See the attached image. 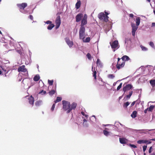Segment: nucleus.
<instances>
[{
    "label": "nucleus",
    "instance_id": "f257e3e1",
    "mask_svg": "<svg viewBox=\"0 0 155 155\" xmlns=\"http://www.w3.org/2000/svg\"><path fill=\"white\" fill-rule=\"evenodd\" d=\"M17 6L19 8L20 11L24 14H26L28 12L24 9L27 6V4L26 3H23L21 4H17Z\"/></svg>",
    "mask_w": 155,
    "mask_h": 155
},
{
    "label": "nucleus",
    "instance_id": "f03ea898",
    "mask_svg": "<svg viewBox=\"0 0 155 155\" xmlns=\"http://www.w3.org/2000/svg\"><path fill=\"white\" fill-rule=\"evenodd\" d=\"M63 104V109L64 111H67L69 109L70 106H71L70 102L65 100H63L62 101Z\"/></svg>",
    "mask_w": 155,
    "mask_h": 155
},
{
    "label": "nucleus",
    "instance_id": "7ed1b4c3",
    "mask_svg": "<svg viewBox=\"0 0 155 155\" xmlns=\"http://www.w3.org/2000/svg\"><path fill=\"white\" fill-rule=\"evenodd\" d=\"M110 43L111 48L113 49L114 51H115L116 49H117L119 47L118 41L117 40L114 41L112 42H110Z\"/></svg>",
    "mask_w": 155,
    "mask_h": 155
},
{
    "label": "nucleus",
    "instance_id": "20e7f679",
    "mask_svg": "<svg viewBox=\"0 0 155 155\" xmlns=\"http://www.w3.org/2000/svg\"><path fill=\"white\" fill-rule=\"evenodd\" d=\"M85 27H80L79 29V35L80 39H84L85 37Z\"/></svg>",
    "mask_w": 155,
    "mask_h": 155
},
{
    "label": "nucleus",
    "instance_id": "39448f33",
    "mask_svg": "<svg viewBox=\"0 0 155 155\" xmlns=\"http://www.w3.org/2000/svg\"><path fill=\"white\" fill-rule=\"evenodd\" d=\"M98 16L99 19L105 22H107L108 21V17L107 15H105L103 13H99L98 15Z\"/></svg>",
    "mask_w": 155,
    "mask_h": 155
},
{
    "label": "nucleus",
    "instance_id": "423d86ee",
    "mask_svg": "<svg viewBox=\"0 0 155 155\" xmlns=\"http://www.w3.org/2000/svg\"><path fill=\"white\" fill-rule=\"evenodd\" d=\"M18 71L19 72H26V75L28 76V72L26 68H25V66L23 65L18 67Z\"/></svg>",
    "mask_w": 155,
    "mask_h": 155
},
{
    "label": "nucleus",
    "instance_id": "0eeeda50",
    "mask_svg": "<svg viewBox=\"0 0 155 155\" xmlns=\"http://www.w3.org/2000/svg\"><path fill=\"white\" fill-rule=\"evenodd\" d=\"M61 23V18L60 16H58L55 20L56 28H58L60 25Z\"/></svg>",
    "mask_w": 155,
    "mask_h": 155
},
{
    "label": "nucleus",
    "instance_id": "6e6552de",
    "mask_svg": "<svg viewBox=\"0 0 155 155\" xmlns=\"http://www.w3.org/2000/svg\"><path fill=\"white\" fill-rule=\"evenodd\" d=\"M131 25L132 27V35L133 36H134L135 32L138 28V26L136 25L135 24L133 23H131Z\"/></svg>",
    "mask_w": 155,
    "mask_h": 155
},
{
    "label": "nucleus",
    "instance_id": "1a4fd4ad",
    "mask_svg": "<svg viewBox=\"0 0 155 155\" xmlns=\"http://www.w3.org/2000/svg\"><path fill=\"white\" fill-rule=\"evenodd\" d=\"M77 106V103L75 102H73L71 104V105L70 109L67 111V113H70L72 110H75L76 107Z\"/></svg>",
    "mask_w": 155,
    "mask_h": 155
},
{
    "label": "nucleus",
    "instance_id": "9d476101",
    "mask_svg": "<svg viewBox=\"0 0 155 155\" xmlns=\"http://www.w3.org/2000/svg\"><path fill=\"white\" fill-rule=\"evenodd\" d=\"M133 87V86L130 84L126 85V86L124 87L123 88V91L125 92L126 91H128L131 89Z\"/></svg>",
    "mask_w": 155,
    "mask_h": 155
},
{
    "label": "nucleus",
    "instance_id": "9b49d317",
    "mask_svg": "<svg viewBox=\"0 0 155 155\" xmlns=\"http://www.w3.org/2000/svg\"><path fill=\"white\" fill-rule=\"evenodd\" d=\"M125 61H123V62L121 63H120V62L117 63L116 65V67L118 70H119L124 67L125 65Z\"/></svg>",
    "mask_w": 155,
    "mask_h": 155
},
{
    "label": "nucleus",
    "instance_id": "f8f14e48",
    "mask_svg": "<svg viewBox=\"0 0 155 155\" xmlns=\"http://www.w3.org/2000/svg\"><path fill=\"white\" fill-rule=\"evenodd\" d=\"M28 102L29 104L32 105V106H33L34 102V98L32 95L31 96L28 98Z\"/></svg>",
    "mask_w": 155,
    "mask_h": 155
},
{
    "label": "nucleus",
    "instance_id": "ddd939ff",
    "mask_svg": "<svg viewBox=\"0 0 155 155\" xmlns=\"http://www.w3.org/2000/svg\"><path fill=\"white\" fill-rule=\"evenodd\" d=\"M83 16V15L81 13H79L76 16V21L77 22L80 21Z\"/></svg>",
    "mask_w": 155,
    "mask_h": 155
},
{
    "label": "nucleus",
    "instance_id": "4468645a",
    "mask_svg": "<svg viewBox=\"0 0 155 155\" xmlns=\"http://www.w3.org/2000/svg\"><path fill=\"white\" fill-rule=\"evenodd\" d=\"M137 143L139 144L143 143H147L148 144H150L151 143V142L148 140H139L137 141Z\"/></svg>",
    "mask_w": 155,
    "mask_h": 155
},
{
    "label": "nucleus",
    "instance_id": "2eb2a0df",
    "mask_svg": "<svg viewBox=\"0 0 155 155\" xmlns=\"http://www.w3.org/2000/svg\"><path fill=\"white\" fill-rule=\"evenodd\" d=\"M87 23V19H82L81 20V24L80 27H85L84 26L86 25Z\"/></svg>",
    "mask_w": 155,
    "mask_h": 155
},
{
    "label": "nucleus",
    "instance_id": "dca6fc26",
    "mask_svg": "<svg viewBox=\"0 0 155 155\" xmlns=\"http://www.w3.org/2000/svg\"><path fill=\"white\" fill-rule=\"evenodd\" d=\"M96 64L97 66L99 67L102 68L103 66L102 63L99 59H97Z\"/></svg>",
    "mask_w": 155,
    "mask_h": 155
},
{
    "label": "nucleus",
    "instance_id": "f3484780",
    "mask_svg": "<svg viewBox=\"0 0 155 155\" xmlns=\"http://www.w3.org/2000/svg\"><path fill=\"white\" fill-rule=\"evenodd\" d=\"M120 142L122 144H126L127 143V140L124 138H119Z\"/></svg>",
    "mask_w": 155,
    "mask_h": 155
},
{
    "label": "nucleus",
    "instance_id": "a211bd4d",
    "mask_svg": "<svg viewBox=\"0 0 155 155\" xmlns=\"http://www.w3.org/2000/svg\"><path fill=\"white\" fill-rule=\"evenodd\" d=\"M42 103V101L39 100L37 101L35 103V105L37 107H39L41 106Z\"/></svg>",
    "mask_w": 155,
    "mask_h": 155
},
{
    "label": "nucleus",
    "instance_id": "6ab92c4d",
    "mask_svg": "<svg viewBox=\"0 0 155 155\" xmlns=\"http://www.w3.org/2000/svg\"><path fill=\"white\" fill-rule=\"evenodd\" d=\"M66 42L70 47H71L73 45V41L70 39H66Z\"/></svg>",
    "mask_w": 155,
    "mask_h": 155
},
{
    "label": "nucleus",
    "instance_id": "aec40b11",
    "mask_svg": "<svg viewBox=\"0 0 155 155\" xmlns=\"http://www.w3.org/2000/svg\"><path fill=\"white\" fill-rule=\"evenodd\" d=\"M92 70L93 71V77H94V79L95 80H97V72L95 70V68H94V70H93V67L92 66Z\"/></svg>",
    "mask_w": 155,
    "mask_h": 155
},
{
    "label": "nucleus",
    "instance_id": "412c9836",
    "mask_svg": "<svg viewBox=\"0 0 155 155\" xmlns=\"http://www.w3.org/2000/svg\"><path fill=\"white\" fill-rule=\"evenodd\" d=\"M122 59L123 61H128L130 60L129 58L127 55H124L121 58Z\"/></svg>",
    "mask_w": 155,
    "mask_h": 155
},
{
    "label": "nucleus",
    "instance_id": "4be33fe9",
    "mask_svg": "<svg viewBox=\"0 0 155 155\" xmlns=\"http://www.w3.org/2000/svg\"><path fill=\"white\" fill-rule=\"evenodd\" d=\"M140 18L138 17H137L135 20V22L136 23V25L137 26H139L140 23Z\"/></svg>",
    "mask_w": 155,
    "mask_h": 155
},
{
    "label": "nucleus",
    "instance_id": "5701e85b",
    "mask_svg": "<svg viewBox=\"0 0 155 155\" xmlns=\"http://www.w3.org/2000/svg\"><path fill=\"white\" fill-rule=\"evenodd\" d=\"M40 79V77L39 75H36L33 78V80L35 81H39Z\"/></svg>",
    "mask_w": 155,
    "mask_h": 155
},
{
    "label": "nucleus",
    "instance_id": "b1692460",
    "mask_svg": "<svg viewBox=\"0 0 155 155\" xmlns=\"http://www.w3.org/2000/svg\"><path fill=\"white\" fill-rule=\"evenodd\" d=\"M137 112L136 111H133L132 114H131V116L133 118H135L137 117Z\"/></svg>",
    "mask_w": 155,
    "mask_h": 155
},
{
    "label": "nucleus",
    "instance_id": "393cba45",
    "mask_svg": "<svg viewBox=\"0 0 155 155\" xmlns=\"http://www.w3.org/2000/svg\"><path fill=\"white\" fill-rule=\"evenodd\" d=\"M54 26V25L53 24H51L48 25L47 27V29L49 30H51Z\"/></svg>",
    "mask_w": 155,
    "mask_h": 155
},
{
    "label": "nucleus",
    "instance_id": "a878e982",
    "mask_svg": "<svg viewBox=\"0 0 155 155\" xmlns=\"http://www.w3.org/2000/svg\"><path fill=\"white\" fill-rule=\"evenodd\" d=\"M81 2L80 1H78L75 5L76 8L78 9L81 5Z\"/></svg>",
    "mask_w": 155,
    "mask_h": 155
},
{
    "label": "nucleus",
    "instance_id": "bb28decb",
    "mask_svg": "<svg viewBox=\"0 0 155 155\" xmlns=\"http://www.w3.org/2000/svg\"><path fill=\"white\" fill-rule=\"evenodd\" d=\"M150 83L151 86L154 87L155 86V80H152L150 81Z\"/></svg>",
    "mask_w": 155,
    "mask_h": 155
},
{
    "label": "nucleus",
    "instance_id": "cd10ccee",
    "mask_svg": "<svg viewBox=\"0 0 155 155\" xmlns=\"http://www.w3.org/2000/svg\"><path fill=\"white\" fill-rule=\"evenodd\" d=\"M61 100L62 98L61 97H57L56 100L54 101V102L55 103H56L60 101Z\"/></svg>",
    "mask_w": 155,
    "mask_h": 155
},
{
    "label": "nucleus",
    "instance_id": "c85d7f7f",
    "mask_svg": "<svg viewBox=\"0 0 155 155\" xmlns=\"http://www.w3.org/2000/svg\"><path fill=\"white\" fill-rule=\"evenodd\" d=\"M56 92V90H51L49 92V94L50 96H52L55 94Z\"/></svg>",
    "mask_w": 155,
    "mask_h": 155
},
{
    "label": "nucleus",
    "instance_id": "c756f323",
    "mask_svg": "<svg viewBox=\"0 0 155 155\" xmlns=\"http://www.w3.org/2000/svg\"><path fill=\"white\" fill-rule=\"evenodd\" d=\"M155 107V106L154 105H150L148 108V111H149L152 112V111L153 110Z\"/></svg>",
    "mask_w": 155,
    "mask_h": 155
},
{
    "label": "nucleus",
    "instance_id": "7c9ffc66",
    "mask_svg": "<svg viewBox=\"0 0 155 155\" xmlns=\"http://www.w3.org/2000/svg\"><path fill=\"white\" fill-rule=\"evenodd\" d=\"M130 103L128 102H127L126 103H124L123 105L124 107L127 108V107L129 105Z\"/></svg>",
    "mask_w": 155,
    "mask_h": 155
},
{
    "label": "nucleus",
    "instance_id": "2f4dec72",
    "mask_svg": "<svg viewBox=\"0 0 155 155\" xmlns=\"http://www.w3.org/2000/svg\"><path fill=\"white\" fill-rule=\"evenodd\" d=\"M133 93V91H131L129 92V95H128L126 96V97L129 99L130 98L131 96L132 95Z\"/></svg>",
    "mask_w": 155,
    "mask_h": 155
},
{
    "label": "nucleus",
    "instance_id": "473e14b6",
    "mask_svg": "<svg viewBox=\"0 0 155 155\" xmlns=\"http://www.w3.org/2000/svg\"><path fill=\"white\" fill-rule=\"evenodd\" d=\"M107 77L109 78L113 79L114 78L115 76L113 74H109L108 75Z\"/></svg>",
    "mask_w": 155,
    "mask_h": 155
},
{
    "label": "nucleus",
    "instance_id": "72a5a7b5",
    "mask_svg": "<svg viewBox=\"0 0 155 155\" xmlns=\"http://www.w3.org/2000/svg\"><path fill=\"white\" fill-rule=\"evenodd\" d=\"M53 80H48V83L49 84V85L50 86H51L53 85Z\"/></svg>",
    "mask_w": 155,
    "mask_h": 155
},
{
    "label": "nucleus",
    "instance_id": "f704fd0d",
    "mask_svg": "<svg viewBox=\"0 0 155 155\" xmlns=\"http://www.w3.org/2000/svg\"><path fill=\"white\" fill-rule=\"evenodd\" d=\"M103 133L104 135L105 136H107L109 134V132L106 130H103Z\"/></svg>",
    "mask_w": 155,
    "mask_h": 155
},
{
    "label": "nucleus",
    "instance_id": "c9c22d12",
    "mask_svg": "<svg viewBox=\"0 0 155 155\" xmlns=\"http://www.w3.org/2000/svg\"><path fill=\"white\" fill-rule=\"evenodd\" d=\"M122 83H120L119 85L117 87V90L118 91L120 89L121 87L122 86Z\"/></svg>",
    "mask_w": 155,
    "mask_h": 155
},
{
    "label": "nucleus",
    "instance_id": "e433bc0d",
    "mask_svg": "<svg viewBox=\"0 0 155 155\" xmlns=\"http://www.w3.org/2000/svg\"><path fill=\"white\" fill-rule=\"evenodd\" d=\"M87 56L89 59H91V55L90 53H88L87 54Z\"/></svg>",
    "mask_w": 155,
    "mask_h": 155
},
{
    "label": "nucleus",
    "instance_id": "4c0bfd02",
    "mask_svg": "<svg viewBox=\"0 0 155 155\" xmlns=\"http://www.w3.org/2000/svg\"><path fill=\"white\" fill-rule=\"evenodd\" d=\"M149 45L152 48H154V45L153 42L151 41L149 43Z\"/></svg>",
    "mask_w": 155,
    "mask_h": 155
},
{
    "label": "nucleus",
    "instance_id": "58836bf2",
    "mask_svg": "<svg viewBox=\"0 0 155 155\" xmlns=\"http://www.w3.org/2000/svg\"><path fill=\"white\" fill-rule=\"evenodd\" d=\"M140 47L142 50L146 51L147 50V48H146L142 46H141Z\"/></svg>",
    "mask_w": 155,
    "mask_h": 155
},
{
    "label": "nucleus",
    "instance_id": "ea45409f",
    "mask_svg": "<svg viewBox=\"0 0 155 155\" xmlns=\"http://www.w3.org/2000/svg\"><path fill=\"white\" fill-rule=\"evenodd\" d=\"M83 42H89L90 41V39H82Z\"/></svg>",
    "mask_w": 155,
    "mask_h": 155
},
{
    "label": "nucleus",
    "instance_id": "a19ab883",
    "mask_svg": "<svg viewBox=\"0 0 155 155\" xmlns=\"http://www.w3.org/2000/svg\"><path fill=\"white\" fill-rule=\"evenodd\" d=\"M55 103L53 104L52 106V107L51 108V110L52 111H53L54 110V108H55Z\"/></svg>",
    "mask_w": 155,
    "mask_h": 155
},
{
    "label": "nucleus",
    "instance_id": "79ce46f5",
    "mask_svg": "<svg viewBox=\"0 0 155 155\" xmlns=\"http://www.w3.org/2000/svg\"><path fill=\"white\" fill-rule=\"evenodd\" d=\"M46 92L45 91H44V90H42L41 91L39 92V94H45L46 93Z\"/></svg>",
    "mask_w": 155,
    "mask_h": 155
},
{
    "label": "nucleus",
    "instance_id": "37998d69",
    "mask_svg": "<svg viewBox=\"0 0 155 155\" xmlns=\"http://www.w3.org/2000/svg\"><path fill=\"white\" fill-rule=\"evenodd\" d=\"M81 114L82 115H83V116H84L85 117L87 118V117H88V115L87 114H85V113L83 111L81 112Z\"/></svg>",
    "mask_w": 155,
    "mask_h": 155
},
{
    "label": "nucleus",
    "instance_id": "c03bdc74",
    "mask_svg": "<svg viewBox=\"0 0 155 155\" xmlns=\"http://www.w3.org/2000/svg\"><path fill=\"white\" fill-rule=\"evenodd\" d=\"M45 22V23H46V24H49V25H50V24H51L52 22L50 21H48L46 22Z\"/></svg>",
    "mask_w": 155,
    "mask_h": 155
},
{
    "label": "nucleus",
    "instance_id": "a18cd8bd",
    "mask_svg": "<svg viewBox=\"0 0 155 155\" xmlns=\"http://www.w3.org/2000/svg\"><path fill=\"white\" fill-rule=\"evenodd\" d=\"M147 148V146H143V150L144 152H145V151L146 150V149Z\"/></svg>",
    "mask_w": 155,
    "mask_h": 155
},
{
    "label": "nucleus",
    "instance_id": "49530a36",
    "mask_svg": "<svg viewBox=\"0 0 155 155\" xmlns=\"http://www.w3.org/2000/svg\"><path fill=\"white\" fill-rule=\"evenodd\" d=\"M130 146L133 148H135L137 147L134 144H130Z\"/></svg>",
    "mask_w": 155,
    "mask_h": 155
},
{
    "label": "nucleus",
    "instance_id": "de8ad7c7",
    "mask_svg": "<svg viewBox=\"0 0 155 155\" xmlns=\"http://www.w3.org/2000/svg\"><path fill=\"white\" fill-rule=\"evenodd\" d=\"M135 102H136L135 101H134L133 102H132L131 104L130 107H132L135 104Z\"/></svg>",
    "mask_w": 155,
    "mask_h": 155
},
{
    "label": "nucleus",
    "instance_id": "09e8293b",
    "mask_svg": "<svg viewBox=\"0 0 155 155\" xmlns=\"http://www.w3.org/2000/svg\"><path fill=\"white\" fill-rule=\"evenodd\" d=\"M87 15L86 14H84V17L82 19L84 18L85 19H87Z\"/></svg>",
    "mask_w": 155,
    "mask_h": 155
},
{
    "label": "nucleus",
    "instance_id": "8fccbe9b",
    "mask_svg": "<svg viewBox=\"0 0 155 155\" xmlns=\"http://www.w3.org/2000/svg\"><path fill=\"white\" fill-rule=\"evenodd\" d=\"M29 18H30L31 20H32L33 18V17L32 15H30L29 17Z\"/></svg>",
    "mask_w": 155,
    "mask_h": 155
},
{
    "label": "nucleus",
    "instance_id": "3c124183",
    "mask_svg": "<svg viewBox=\"0 0 155 155\" xmlns=\"http://www.w3.org/2000/svg\"><path fill=\"white\" fill-rule=\"evenodd\" d=\"M129 16L130 18H133L134 16V15L132 14H129Z\"/></svg>",
    "mask_w": 155,
    "mask_h": 155
},
{
    "label": "nucleus",
    "instance_id": "603ef678",
    "mask_svg": "<svg viewBox=\"0 0 155 155\" xmlns=\"http://www.w3.org/2000/svg\"><path fill=\"white\" fill-rule=\"evenodd\" d=\"M148 110V108H147V109L145 110H144V112L146 114L147 113Z\"/></svg>",
    "mask_w": 155,
    "mask_h": 155
},
{
    "label": "nucleus",
    "instance_id": "864d4df0",
    "mask_svg": "<svg viewBox=\"0 0 155 155\" xmlns=\"http://www.w3.org/2000/svg\"><path fill=\"white\" fill-rule=\"evenodd\" d=\"M152 149V147H150L149 150V153H150L151 152V149Z\"/></svg>",
    "mask_w": 155,
    "mask_h": 155
},
{
    "label": "nucleus",
    "instance_id": "5fc2aeb1",
    "mask_svg": "<svg viewBox=\"0 0 155 155\" xmlns=\"http://www.w3.org/2000/svg\"><path fill=\"white\" fill-rule=\"evenodd\" d=\"M152 27H155V23L153 22L152 23Z\"/></svg>",
    "mask_w": 155,
    "mask_h": 155
},
{
    "label": "nucleus",
    "instance_id": "6e6d98bb",
    "mask_svg": "<svg viewBox=\"0 0 155 155\" xmlns=\"http://www.w3.org/2000/svg\"><path fill=\"white\" fill-rule=\"evenodd\" d=\"M120 58H117V60H118L117 63L120 62Z\"/></svg>",
    "mask_w": 155,
    "mask_h": 155
},
{
    "label": "nucleus",
    "instance_id": "4d7b16f0",
    "mask_svg": "<svg viewBox=\"0 0 155 155\" xmlns=\"http://www.w3.org/2000/svg\"><path fill=\"white\" fill-rule=\"evenodd\" d=\"M105 15L107 16V15H108V13L107 12H105Z\"/></svg>",
    "mask_w": 155,
    "mask_h": 155
},
{
    "label": "nucleus",
    "instance_id": "13d9d810",
    "mask_svg": "<svg viewBox=\"0 0 155 155\" xmlns=\"http://www.w3.org/2000/svg\"><path fill=\"white\" fill-rule=\"evenodd\" d=\"M150 140L155 141V138H153V139H151Z\"/></svg>",
    "mask_w": 155,
    "mask_h": 155
},
{
    "label": "nucleus",
    "instance_id": "bf43d9fd",
    "mask_svg": "<svg viewBox=\"0 0 155 155\" xmlns=\"http://www.w3.org/2000/svg\"><path fill=\"white\" fill-rule=\"evenodd\" d=\"M83 121L84 122H86V121H87V120L85 119H84L83 120Z\"/></svg>",
    "mask_w": 155,
    "mask_h": 155
},
{
    "label": "nucleus",
    "instance_id": "052dcab7",
    "mask_svg": "<svg viewBox=\"0 0 155 155\" xmlns=\"http://www.w3.org/2000/svg\"><path fill=\"white\" fill-rule=\"evenodd\" d=\"M86 39H90V38H89V37H87V38H86Z\"/></svg>",
    "mask_w": 155,
    "mask_h": 155
},
{
    "label": "nucleus",
    "instance_id": "680f3d73",
    "mask_svg": "<svg viewBox=\"0 0 155 155\" xmlns=\"http://www.w3.org/2000/svg\"><path fill=\"white\" fill-rule=\"evenodd\" d=\"M147 1H148L149 2H150V0H147Z\"/></svg>",
    "mask_w": 155,
    "mask_h": 155
},
{
    "label": "nucleus",
    "instance_id": "e2e57ef3",
    "mask_svg": "<svg viewBox=\"0 0 155 155\" xmlns=\"http://www.w3.org/2000/svg\"><path fill=\"white\" fill-rule=\"evenodd\" d=\"M2 71H1L0 70V74H2Z\"/></svg>",
    "mask_w": 155,
    "mask_h": 155
},
{
    "label": "nucleus",
    "instance_id": "0e129e2a",
    "mask_svg": "<svg viewBox=\"0 0 155 155\" xmlns=\"http://www.w3.org/2000/svg\"><path fill=\"white\" fill-rule=\"evenodd\" d=\"M153 13L155 15V10H153Z\"/></svg>",
    "mask_w": 155,
    "mask_h": 155
},
{
    "label": "nucleus",
    "instance_id": "69168bd1",
    "mask_svg": "<svg viewBox=\"0 0 155 155\" xmlns=\"http://www.w3.org/2000/svg\"><path fill=\"white\" fill-rule=\"evenodd\" d=\"M0 34H2V32H1V31L0 30Z\"/></svg>",
    "mask_w": 155,
    "mask_h": 155
},
{
    "label": "nucleus",
    "instance_id": "338daca9",
    "mask_svg": "<svg viewBox=\"0 0 155 155\" xmlns=\"http://www.w3.org/2000/svg\"><path fill=\"white\" fill-rule=\"evenodd\" d=\"M145 130H144V129H143V130H142L143 131H144Z\"/></svg>",
    "mask_w": 155,
    "mask_h": 155
},
{
    "label": "nucleus",
    "instance_id": "774afa93",
    "mask_svg": "<svg viewBox=\"0 0 155 155\" xmlns=\"http://www.w3.org/2000/svg\"><path fill=\"white\" fill-rule=\"evenodd\" d=\"M144 155H146V153H144Z\"/></svg>",
    "mask_w": 155,
    "mask_h": 155
}]
</instances>
